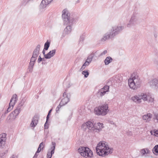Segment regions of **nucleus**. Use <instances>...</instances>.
Instances as JSON below:
<instances>
[{"label": "nucleus", "mask_w": 158, "mask_h": 158, "mask_svg": "<svg viewBox=\"0 0 158 158\" xmlns=\"http://www.w3.org/2000/svg\"><path fill=\"white\" fill-rule=\"evenodd\" d=\"M62 17L64 24L67 25L64 29L62 35L61 37L63 38L65 37L66 34H68L70 33L73 24L77 20L78 18L72 15L70 16L69 11L66 9H64L62 11Z\"/></svg>", "instance_id": "f257e3e1"}, {"label": "nucleus", "mask_w": 158, "mask_h": 158, "mask_svg": "<svg viewBox=\"0 0 158 158\" xmlns=\"http://www.w3.org/2000/svg\"><path fill=\"white\" fill-rule=\"evenodd\" d=\"M106 143L105 141H102L99 142L97 144L96 148V150L98 155L104 157L112 153L113 148H109Z\"/></svg>", "instance_id": "f03ea898"}, {"label": "nucleus", "mask_w": 158, "mask_h": 158, "mask_svg": "<svg viewBox=\"0 0 158 158\" xmlns=\"http://www.w3.org/2000/svg\"><path fill=\"white\" fill-rule=\"evenodd\" d=\"M124 28L123 26H115L113 27L109 32L106 33L102 39V41H104L110 38H113L119 33Z\"/></svg>", "instance_id": "7ed1b4c3"}, {"label": "nucleus", "mask_w": 158, "mask_h": 158, "mask_svg": "<svg viewBox=\"0 0 158 158\" xmlns=\"http://www.w3.org/2000/svg\"><path fill=\"white\" fill-rule=\"evenodd\" d=\"M141 81L138 76L134 77L128 80V85L130 88L134 90H136L140 87Z\"/></svg>", "instance_id": "20e7f679"}, {"label": "nucleus", "mask_w": 158, "mask_h": 158, "mask_svg": "<svg viewBox=\"0 0 158 158\" xmlns=\"http://www.w3.org/2000/svg\"><path fill=\"white\" fill-rule=\"evenodd\" d=\"M139 13L136 12H134L127 24V27L130 28L135 27L139 23Z\"/></svg>", "instance_id": "39448f33"}, {"label": "nucleus", "mask_w": 158, "mask_h": 158, "mask_svg": "<svg viewBox=\"0 0 158 158\" xmlns=\"http://www.w3.org/2000/svg\"><path fill=\"white\" fill-rule=\"evenodd\" d=\"M25 102V99H23L19 104L16 109L14 111L12 112L7 117V119L8 120L15 119L21 111V108Z\"/></svg>", "instance_id": "423d86ee"}, {"label": "nucleus", "mask_w": 158, "mask_h": 158, "mask_svg": "<svg viewBox=\"0 0 158 158\" xmlns=\"http://www.w3.org/2000/svg\"><path fill=\"white\" fill-rule=\"evenodd\" d=\"M108 110V105L105 103L99 106L98 108H95L94 109V113L98 115H105L107 114Z\"/></svg>", "instance_id": "0eeeda50"}, {"label": "nucleus", "mask_w": 158, "mask_h": 158, "mask_svg": "<svg viewBox=\"0 0 158 158\" xmlns=\"http://www.w3.org/2000/svg\"><path fill=\"white\" fill-rule=\"evenodd\" d=\"M149 96L146 93H141L131 97V100L137 104H139L142 102L141 100L144 101H148Z\"/></svg>", "instance_id": "6e6552de"}, {"label": "nucleus", "mask_w": 158, "mask_h": 158, "mask_svg": "<svg viewBox=\"0 0 158 158\" xmlns=\"http://www.w3.org/2000/svg\"><path fill=\"white\" fill-rule=\"evenodd\" d=\"M18 100L17 95L16 94H14L11 98L9 103V107L7 109V112H10L12 109L15 103Z\"/></svg>", "instance_id": "1a4fd4ad"}, {"label": "nucleus", "mask_w": 158, "mask_h": 158, "mask_svg": "<svg viewBox=\"0 0 158 158\" xmlns=\"http://www.w3.org/2000/svg\"><path fill=\"white\" fill-rule=\"evenodd\" d=\"M52 146L50 149L48 150L47 155V158H51L52 155L54 153L56 143L54 142H52Z\"/></svg>", "instance_id": "9d476101"}, {"label": "nucleus", "mask_w": 158, "mask_h": 158, "mask_svg": "<svg viewBox=\"0 0 158 158\" xmlns=\"http://www.w3.org/2000/svg\"><path fill=\"white\" fill-rule=\"evenodd\" d=\"M103 126V124L100 123H94L93 131L98 132L100 131L101 129L104 127Z\"/></svg>", "instance_id": "9b49d317"}, {"label": "nucleus", "mask_w": 158, "mask_h": 158, "mask_svg": "<svg viewBox=\"0 0 158 158\" xmlns=\"http://www.w3.org/2000/svg\"><path fill=\"white\" fill-rule=\"evenodd\" d=\"M6 134L3 133L0 135V147L2 148L5 144L6 140Z\"/></svg>", "instance_id": "f8f14e48"}, {"label": "nucleus", "mask_w": 158, "mask_h": 158, "mask_svg": "<svg viewBox=\"0 0 158 158\" xmlns=\"http://www.w3.org/2000/svg\"><path fill=\"white\" fill-rule=\"evenodd\" d=\"M152 117V115L150 113H148L143 115L142 116V119L144 122L148 123L151 121Z\"/></svg>", "instance_id": "ddd939ff"}, {"label": "nucleus", "mask_w": 158, "mask_h": 158, "mask_svg": "<svg viewBox=\"0 0 158 158\" xmlns=\"http://www.w3.org/2000/svg\"><path fill=\"white\" fill-rule=\"evenodd\" d=\"M148 83L151 87L154 86L155 88L158 89V79L154 78L150 81Z\"/></svg>", "instance_id": "4468645a"}, {"label": "nucleus", "mask_w": 158, "mask_h": 158, "mask_svg": "<svg viewBox=\"0 0 158 158\" xmlns=\"http://www.w3.org/2000/svg\"><path fill=\"white\" fill-rule=\"evenodd\" d=\"M85 150V151H84V155L82 156H83L85 158H90L93 156L92 152L88 148Z\"/></svg>", "instance_id": "2eb2a0df"}, {"label": "nucleus", "mask_w": 158, "mask_h": 158, "mask_svg": "<svg viewBox=\"0 0 158 158\" xmlns=\"http://www.w3.org/2000/svg\"><path fill=\"white\" fill-rule=\"evenodd\" d=\"M53 0H43L40 4V7L42 8H44L46 7Z\"/></svg>", "instance_id": "dca6fc26"}, {"label": "nucleus", "mask_w": 158, "mask_h": 158, "mask_svg": "<svg viewBox=\"0 0 158 158\" xmlns=\"http://www.w3.org/2000/svg\"><path fill=\"white\" fill-rule=\"evenodd\" d=\"M39 118L37 116H35L32 118L31 126V127H34L37 125L38 123Z\"/></svg>", "instance_id": "f3484780"}, {"label": "nucleus", "mask_w": 158, "mask_h": 158, "mask_svg": "<svg viewBox=\"0 0 158 158\" xmlns=\"http://www.w3.org/2000/svg\"><path fill=\"white\" fill-rule=\"evenodd\" d=\"M40 47L41 46L40 44L37 45L33 52L32 56L37 57L39 53Z\"/></svg>", "instance_id": "a211bd4d"}, {"label": "nucleus", "mask_w": 158, "mask_h": 158, "mask_svg": "<svg viewBox=\"0 0 158 158\" xmlns=\"http://www.w3.org/2000/svg\"><path fill=\"white\" fill-rule=\"evenodd\" d=\"M70 97L64 98L61 100L60 102V104H61L62 106L67 104V103L69 102L70 100Z\"/></svg>", "instance_id": "6ab92c4d"}, {"label": "nucleus", "mask_w": 158, "mask_h": 158, "mask_svg": "<svg viewBox=\"0 0 158 158\" xmlns=\"http://www.w3.org/2000/svg\"><path fill=\"white\" fill-rule=\"evenodd\" d=\"M56 52V49L52 50L50 51L47 54V58L48 59H50L51 57H53L55 54Z\"/></svg>", "instance_id": "aec40b11"}, {"label": "nucleus", "mask_w": 158, "mask_h": 158, "mask_svg": "<svg viewBox=\"0 0 158 158\" xmlns=\"http://www.w3.org/2000/svg\"><path fill=\"white\" fill-rule=\"evenodd\" d=\"M87 127L90 130L93 131L94 124L91 122L89 121L86 123Z\"/></svg>", "instance_id": "412c9836"}, {"label": "nucleus", "mask_w": 158, "mask_h": 158, "mask_svg": "<svg viewBox=\"0 0 158 158\" xmlns=\"http://www.w3.org/2000/svg\"><path fill=\"white\" fill-rule=\"evenodd\" d=\"M87 148L88 147H81L78 149V152L82 156L84 155V151H85V149Z\"/></svg>", "instance_id": "4be33fe9"}, {"label": "nucleus", "mask_w": 158, "mask_h": 158, "mask_svg": "<svg viewBox=\"0 0 158 158\" xmlns=\"http://www.w3.org/2000/svg\"><path fill=\"white\" fill-rule=\"evenodd\" d=\"M112 61V59L111 57L108 56L106 57L104 60V63L106 65H108L110 63H111Z\"/></svg>", "instance_id": "5701e85b"}, {"label": "nucleus", "mask_w": 158, "mask_h": 158, "mask_svg": "<svg viewBox=\"0 0 158 158\" xmlns=\"http://www.w3.org/2000/svg\"><path fill=\"white\" fill-rule=\"evenodd\" d=\"M104 90L102 88L100 89L98 92V95L100 97H102L106 93Z\"/></svg>", "instance_id": "b1692460"}, {"label": "nucleus", "mask_w": 158, "mask_h": 158, "mask_svg": "<svg viewBox=\"0 0 158 158\" xmlns=\"http://www.w3.org/2000/svg\"><path fill=\"white\" fill-rule=\"evenodd\" d=\"M90 63L88 62L86 60L85 62L84 63V64L82 66L81 68L80 69V71H82L83 70H84L86 67L88 66L89 64Z\"/></svg>", "instance_id": "393cba45"}, {"label": "nucleus", "mask_w": 158, "mask_h": 158, "mask_svg": "<svg viewBox=\"0 0 158 158\" xmlns=\"http://www.w3.org/2000/svg\"><path fill=\"white\" fill-rule=\"evenodd\" d=\"M94 56V53H91L87 57L86 61H88V62L90 63Z\"/></svg>", "instance_id": "a878e982"}, {"label": "nucleus", "mask_w": 158, "mask_h": 158, "mask_svg": "<svg viewBox=\"0 0 158 158\" xmlns=\"http://www.w3.org/2000/svg\"><path fill=\"white\" fill-rule=\"evenodd\" d=\"M50 41L47 40L44 44V49L46 50H47L50 46Z\"/></svg>", "instance_id": "bb28decb"}, {"label": "nucleus", "mask_w": 158, "mask_h": 158, "mask_svg": "<svg viewBox=\"0 0 158 158\" xmlns=\"http://www.w3.org/2000/svg\"><path fill=\"white\" fill-rule=\"evenodd\" d=\"M152 151L155 154H156V153H158V145H155L153 148Z\"/></svg>", "instance_id": "cd10ccee"}, {"label": "nucleus", "mask_w": 158, "mask_h": 158, "mask_svg": "<svg viewBox=\"0 0 158 158\" xmlns=\"http://www.w3.org/2000/svg\"><path fill=\"white\" fill-rule=\"evenodd\" d=\"M153 120L155 123H158V114L155 113L153 115Z\"/></svg>", "instance_id": "c85d7f7f"}, {"label": "nucleus", "mask_w": 158, "mask_h": 158, "mask_svg": "<svg viewBox=\"0 0 158 158\" xmlns=\"http://www.w3.org/2000/svg\"><path fill=\"white\" fill-rule=\"evenodd\" d=\"M82 74L84 75L85 77H87L89 75V73L87 70H84L82 72Z\"/></svg>", "instance_id": "c756f323"}, {"label": "nucleus", "mask_w": 158, "mask_h": 158, "mask_svg": "<svg viewBox=\"0 0 158 158\" xmlns=\"http://www.w3.org/2000/svg\"><path fill=\"white\" fill-rule=\"evenodd\" d=\"M148 149H143L141 150V152L142 154V155L143 156L145 154L147 153L148 152Z\"/></svg>", "instance_id": "7c9ffc66"}, {"label": "nucleus", "mask_w": 158, "mask_h": 158, "mask_svg": "<svg viewBox=\"0 0 158 158\" xmlns=\"http://www.w3.org/2000/svg\"><path fill=\"white\" fill-rule=\"evenodd\" d=\"M104 89L106 93L109 91V86L108 85H105L104 87L102 88Z\"/></svg>", "instance_id": "2f4dec72"}, {"label": "nucleus", "mask_w": 158, "mask_h": 158, "mask_svg": "<svg viewBox=\"0 0 158 158\" xmlns=\"http://www.w3.org/2000/svg\"><path fill=\"white\" fill-rule=\"evenodd\" d=\"M37 57L32 56L31 57L30 61L35 63V61L37 59Z\"/></svg>", "instance_id": "473e14b6"}, {"label": "nucleus", "mask_w": 158, "mask_h": 158, "mask_svg": "<svg viewBox=\"0 0 158 158\" xmlns=\"http://www.w3.org/2000/svg\"><path fill=\"white\" fill-rule=\"evenodd\" d=\"M28 2V1L23 0L21 3V5L22 6H25Z\"/></svg>", "instance_id": "72a5a7b5"}, {"label": "nucleus", "mask_w": 158, "mask_h": 158, "mask_svg": "<svg viewBox=\"0 0 158 158\" xmlns=\"http://www.w3.org/2000/svg\"><path fill=\"white\" fill-rule=\"evenodd\" d=\"M62 106V105L60 103L59 105L56 108V112L58 113V111L61 108V106Z\"/></svg>", "instance_id": "f704fd0d"}, {"label": "nucleus", "mask_w": 158, "mask_h": 158, "mask_svg": "<svg viewBox=\"0 0 158 158\" xmlns=\"http://www.w3.org/2000/svg\"><path fill=\"white\" fill-rule=\"evenodd\" d=\"M45 50L44 49H43V51H42V53L44 55V58L46 59H47V54H45Z\"/></svg>", "instance_id": "c9c22d12"}, {"label": "nucleus", "mask_w": 158, "mask_h": 158, "mask_svg": "<svg viewBox=\"0 0 158 158\" xmlns=\"http://www.w3.org/2000/svg\"><path fill=\"white\" fill-rule=\"evenodd\" d=\"M148 102H152L154 101V98H153L151 97H150L149 96V98H148Z\"/></svg>", "instance_id": "e433bc0d"}, {"label": "nucleus", "mask_w": 158, "mask_h": 158, "mask_svg": "<svg viewBox=\"0 0 158 158\" xmlns=\"http://www.w3.org/2000/svg\"><path fill=\"white\" fill-rule=\"evenodd\" d=\"M48 119H47L46 118V122L44 125V129L48 128V124H47Z\"/></svg>", "instance_id": "4c0bfd02"}, {"label": "nucleus", "mask_w": 158, "mask_h": 158, "mask_svg": "<svg viewBox=\"0 0 158 158\" xmlns=\"http://www.w3.org/2000/svg\"><path fill=\"white\" fill-rule=\"evenodd\" d=\"M63 96L64 98L65 97H70V95H67L66 93L64 92L63 94Z\"/></svg>", "instance_id": "58836bf2"}, {"label": "nucleus", "mask_w": 158, "mask_h": 158, "mask_svg": "<svg viewBox=\"0 0 158 158\" xmlns=\"http://www.w3.org/2000/svg\"><path fill=\"white\" fill-rule=\"evenodd\" d=\"M33 67L29 65L28 70L30 72H32L33 70Z\"/></svg>", "instance_id": "ea45409f"}, {"label": "nucleus", "mask_w": 158, "mask_h": 158, "mask_svg": "<svg viewBox=\"0 0 158 158\" xmlns=\"http://www.w3.org/2000/svg\"><path fill=\"white\" fill-rule=\"evenodd\" d=\"M42 146H43V148H43L44 147V143H43V142H41V143L40 144V145H39V146L38 148H41V147Z\"/></svg>", "instance_id": "a19ab883"}, {"label": "nucleus", "mask_w": 158, "mask_h": 158, "mask_svg": "<svg viewBox=\"0 0 158 158\" xmlns=\"http://www.w3.org/2000/svg\"><path fill=\"white\" fill-rule=\"evenodd\" d=\"M84 40V38L83 36H81L79 40V42H82Z\"/></svg>", "instance_id": "79ce46f5"}, {"label": "nucleus", "mask_w": 158, "mask_h": 158, "mask_svg": "<svg viewBox=\"0 0 158 158\" xmlns=\"http://www.w3.org/2000/svg\"><path fill=\"white\" fill-rule=\"evenodd\" d=\"M52 111V109H51L48 112V114L46 117V118H47V119H49V115H50V113H51V111Z\"/></svg>", "instance_id": "37998d69"}, {"label": "nucleus", "mask_w": 158, "mask_h": 158, "mask_svg": "<svg viewBox=\"0 0 158 158\" xmlns=\"http://www.w3.org/2000/svg\"><path fill=\"white\" fill-rule=\"evenodd\" d=\"M34 62H31L30 61V62L29 64V66H30L33 67L35 64Z\"/></svg>", "instance_id": "c03bdc74"}, {"label": "nucleus", "mask_w": 158, "mask_h": 158, "mask_svg": "<svg viewBox=\"0 0 158 158\" xmlns=\"http://www.w3.org/2000/svg\"><path fill=\"white\" fill-rule=\"evenodd\" d=\"M107 53V51L106 50H104L103 52L101 53L100 56H102L104 55H105Z\"/></svg>", "instance_id": "a18cd8bd"}, {"label": "nucleus", "mask_w": 158, "mask_h": 158, "mask_svg": "<svg viewBox=\"0 0 158 158\" xmlns=\"http://www.w3.org/2000/svg\"><path fill=\"white\" fill-rule=\"evenodd\" d=\"M42 58L41 57V56H39V58H38V63H40L41 61H42Z\"/></svg>", "instance_id": "49530a36"}, {"label": "nucleus", "mask_w": 158, "mask_h": 158, "mask_svg": "<svg viewBox=\"0 0 158 158\" xmlns=\"http://www.w3.org/2000/svg\"><path fill=\"white\" fill-rule=\"evenodd\" d=\"M155 135L156 136H158V130H157L155 131Z\"/></svg>", "instance_id": "de8ad7c7"}, {"label": "nucleus", "mask_w": 158, "mask_h": 158, "mask_svg": "<svg viewBox=\"0 0 158 158\" xmlns=\"http://www.w3.org/2000/svg\"><path fill=\"white\" fill-rule=\"evenodd\" d=\"M38 153H37L36 152L34 156V158H37V156H38V154H37Z\"/></svg>", "instance_id": "09e8293b"}, {"label": "nucleus", "mask_w": 158, "mask_h": 158, "mask_svg": "<svg viewBox=\"0 0 158 158\" xmlns=\"http://www.w3.org/2000/svg\"><path fill=\"white\" fill-rule=\"evenodd\" d=\"M41 151V148H38L37 151L36 152L37 153H39Z\"/></svg>", "instance_id": "8fccbe9b"}, {"label": "nucleus", "mask_w": 158, "mask_h": 158, "mask_svg": "<svg viewBox=\"0 0 158 158\" xmlns=\"http://www.w3.org/2000/svg\"><path fill=\"white\" fill-rule=\"evenodd\" d=\"M156 68L158 70V63L157 64H156Z\"/></svg>", "instance_id": "3c124183"}, {"label": "nucleus", "mask_w": 158, "mask_h": 158, "mask_svg": "<svg viewBox=\"0 0 158 158\" xmlns=\"http://www.w3.org/2000/svg\"><path fill=\"white\" fill-rule=\"evenodd\" d=\"M9 112H7V110L6 111V112H5V114H6L7 113Z\"/></svg>", "instance_id": "603ef678"}, {"label": "nucleus", "mask_w": 158, "mask_h": 158, "mask_svg": "<svg viewBox=\"0 0 158 158\" xmlns=\"http://www.w3.org/2000/svg\"><path fill=\"white\" fill-rule=\"evenodd\" d=\"M42 59V61H44L45 60V59L44 58H43Z\"/></svg>", "instance_id": "864d4df0"}]
</instances>
